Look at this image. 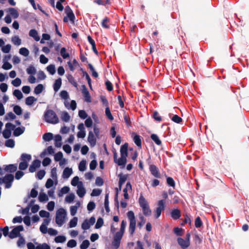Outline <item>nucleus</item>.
<instances>
[{
    "label": "nucleus",
    "instance_id": "1",
    "mask_svg": "<svg viewBox=\"0 0 249 249\" xmlns=\"http://www.w3.org/2000/svg\"><path fill=\"white\" fill-rule=\"evenodd\" d=\"M139 204L145 216H149L151 215L152 211L150 208L148 202L142 195H141L139 198Z\"/></svg>",
    "mask_w": 249,
    "mask_h": 249
},
{
    "label": "nucleus",
    "instance_id": "2",
    "mask_svg": "<svg viewBox=\"0 0 249 249\" xmlns=\"http://www.w3.org/2000/svg\"><path fill=\"white\" fill-rule=\"evenodd\" d=\"M67 211L61 208L56 212L55 222L59 226H61L64 223L67 216Z\"/></svg>",
    "mask_w": 249,
    "mask_h": 249
},
{
    "label": "nucleus",
    "instance_id": "3",
    "mask_svg": "<svg viewBox=\"0 0 249 249\" xmlns=\"http://www.w3.org/2000/svg\"><path fill=\"white\" fill-rule=\"evenodd\" d=\"M44 120L46 122L53 124L58 122V118L55 112L52 110H47L44 114Z\"/></svg>",
    "mask_w": 249,
    "mask_h": 249
},
{
    "label": "nucleus",
    "instance_id": "4",
    "mask_svg": "<svg viewBox=\"0 0 249 249\" xmlns=\"http://www.w3.org/2000/svg\"><path fill=\"white\" fill-rule=\"evenodd\" d=\"M127 216L129 221V232L131 235H133L135 232L136 228V219L133 212L129 211L127 213Z\"/></svg>",
    "mask_w": 249,
    "mask_h": 249
},
{
    "label": "nucleus",
    "instance_id": "5",
    "mask_svg": "<svg viewBox=\"0 0 249 249\" xmlns=\"http://www.w3.org/2000/svg\"><path fill=\"white\" fill-rule=\"evenodd\" d=\"M14 180V176L11 174H8L3 178H0V184L5 183L6 188H10Z\"/></svg>",
    "mask_w": 249,
    "mask_h": 249
},
{
    "label": "nucleus",
    "instance_id": "6",
    "mask_svg": "<svg viewBox=\"0 0 249 249\" xmlns=\"http://www.w3.org/2000/svg\"><path fill=\"white\" fill-rule=\"evenodd\" d=\"M165 200H160L158 202L157 207L155 210V216L156 218H159L162 211L165 209Z\"/></svg>",
    "mask_w": 249,
    "mask_h": 249
},
{
    "label": "nucleus",
    "instance_id": "7",
    "mask_svg": "<svg viewBox=\"0 0 249 249\" xmlns=\"http://www.w3.org/2000/svg\"><path fill=\"white\" fill-rule=\"evenodd\" d=\"M95 222V218L94 217H91L89 219H86L82 223L81 228L84 230H87L90 228Z\"/></svg>",
    "mask_w": 249,
    "mask_h": 249
},
{
    "label": "nucleus",
    "instance_id": "8",
    "mask_svg": "<svg viewBox=\"0 0 249 249\" xmlns=\"http://www.w3.org/2000/svg\"><path fill=\"white\" fill-rule=\"evenodd\" d=\"M97 138L96 135H94L92 131L89 132L88 136V142L91 147H94L96 144Z\"/></svg>",
    "mask_w": 249,
    "mask_h": 249
},
{
    "label": "nucleus",
    "instance_id": "9",
    "mask_svg": "<svg viewBox=\"0 0 249 249\" xmlns=\"http://www.w3.org/2000/svg\"><path fill=\"white\" fill-rule=\"evenodd\" d=\"M23 230V227L22 226H18L15 228L10 233L9 237L10 238H14L19 235V232Z\"/></svg>",
    "mask_w": 249,
    "mask_h": 249
},
{
    "label": "nucleus",
    "instance_id": "10",
    "mask_svg": "<svg viewBox=\"0 0 249 249\" xmlns=\"http://www.w3.org/2000/svg\"><path fill=\"white\" fill-rule=\"evenodd\" d=\"M78 129L79 131L77 133V137L79 138H85L86 135V132L85 131L84 124L83 123L79 124L78 126Z\"/></svg>",
    "mask_w": 249,
    "mask_h": 249
},
{
    "label": "nucleus",
    "instance_id": "11",
    "mask_svg": "<svg viewBox=\"0 0 249 249\" xmlns=\"http://www.w3.org/2000/svg\"><path fill=\"white\" fill-rule=\"evenodd\" d=\"M81 90H82V93L85 98V101L87 102H91V99H90V96L89 95V91L86 88V87L85 85H82L81 86Z\"/></svg>",
    "mask_w": 249,
    "mask_h": 249
},
{
    "label": "nucleus",
    "instance_id": "12",
    "mask_svg": "<svg viewBox=\"0 0 249 249\" xmlns=\"http://www.w3.org/2000/svg\"><path fill=\"white\" fill-rule=\"evenodd\" d=\"M40 166V161L36 160L33 161L32 164L29 167V171L31 173H33L36 171L37 168H38Z\"/></svg>",
    "mask_w": 249,
    "mask_h": 249
},
{
    "label": "nucleus",
    "instance_id": "13",
    "mask_svg": "<svg viewBox=\"0 0 249 249\" xmlns=\"http://www.w3.org/2000/svg\"><path fill=\"white\" fill-rule=\"evenodd\" d=\"M65 12L67 15V17L69 18V20L72 23H73L75 18V16L71 9L69 7H66L65 9Z\"/></svg>",
    "mask_w": 249,
    "mask_h": 249
},
{
    "label": "nucleus",
    "instance_id": "14",
    "mask_svg": "<svg viewBox=\"0 0 249 249\" xmlns=\"http://www.w3.org/2000/svg\"><path fill=\"white\" fill-rule=\"evenodd\" d=\"M77 188V190L76 193L78 196L80 197H83L86 194V189L84 187L83 183H80Z\"/></svg>",
    "mask_w": 249,
    "mask_h": 249
},
{
    "label": "nucleus",
    "instance_id": "15",
    "mask_svg": "<svg viewBox=\"0 0 249 249\" xmlns=\"http://www.w3.org/2000/svg\"><path fill=\"white\" fill-rule=\"evenodd\" d=\"M150 171L151 173L156 178H160V173L157 167L154 165H151L150 166Z\"/></svg>",
    "mask_w": 249,
    "mask_h": 249
},
{
    "label": "nucleus",
    "instance_id": "16",
    "mask_svg": "<svg viewBox=\"0 0 249 249\" xmlns=\"http://www.w3.org/2000/svg\"><path fill=\"white\" fill-rule=\"evenodd\" d=\"M72 168L66 167L64 169L63 172L62 177L64 179H68L72 174Z\"/></svg>",
    "mask_w": 249,
    "mask_h": 249
},
{
    "label": "nucleus",
    "instance_id": "17",
    "mask_svg": "<svg viewBox=\"0 0 249 249\" xmlns=\"http://www.w3.org/2000/svg\"><path fill=\"white\" fill-rule=\"evenodd\" d=\"M178 242L183 249L187 248L190 245V242L188 241V240H184L181 238H178Z\"/></svg>",
    "mask_w": 249,
    "mask_h": 249
},
{
    "label": "nucleus",
    "instance_id": "18",
    "mask_svg": "<svg viewBox=\"0 0 249 249\" xmlns=\"http://www.w3.org/2000/svg\"><path fill=\"white\" fill-rule=\"evenodd\" d=\"M29 35L33 37L36 41H38L40 40V37L38 36L37 32L35 29H32L29 31Z\"/></svg>",
    "mask_w": 249,
    "mask_h": 249
},
{
    "label": "nucleus",
    "instance_id": "19",
    "mask_svg": "<svg viewBox=\"0 0 249 249\" xmlns=\"http://www.w3.org/2000/svg\"><path fill=\"white\" fill-rule=\"evenodd\" d=\"M17 169V166L16 164H9L8 165L4 166V170L12 173L16 171Z\"/></svg>",
    "mask_w": 249,
    "mask_h": 249
},
{
    "label": "nucleus",
    "instance_id": "20",
    "mask_svg": "<svg viewBox=\"0 0 249 249\" xmlns=\"http://www.w3.org/2000/svg\"><path fill=\"white\" fill-rule=\"evenodd\" d=\"M7 11L9 13V15L14 18H16L18 17V13L15 8H9Z\"/></svg>",
    "mask_w": 249,
    "mask_h": 249
},
{
    "label": "nucleus",
    "instance_id": "21",
    "mask_svg": "<svg viewBox=\"0 0 249 249\" xmlns=\"http://www.w3.org/2000/svg\"><path fill=\"white\" fill-rule=\"evenodd\" d=\"M127 143L122 145L120 149L121 156L127 157Z\"/></svg>",
    "mask_w": 249,
    "mask_h": 249
},
{
    "label": "nucleus",
    "instance_id": "22",
    "mask_svg": "<svg viewBox=\"0 0 249 249\" xmlns=\"http://www.w3.org/2000/svg\"><path fill=\"white\" fill-rule=\"evenodd\" d=\"M80 205V202L78 201L76 202L75 205L72 206L70 207V213L72 216H74L76 213L77 209Z\"/></svg>",
    "mask_w": 249,
    "mask_h": 249
},
{
    "label": "nucleus",
    "instance_id": "23",
    "mask_svg": "<svg viewBox=\"0 0 249 249\" xmlns=\"http://www.w3.org/2000/svg\"><path fill=\"white\" fill-rule=\"evenodd\" d=\"M12 42L16 46H19L21 44V39L18 36H14L11 38Z\"/></svg>",
    "mask_w": 249,
    "mask_h": 249
},
{
    "label": "nucleus",
    "instance_id": "24",
    "mask_svg": "<svg viewBox=\"0 0 249 249\" xmlns=\"http://www.w3.org/2000/svg\"><path fill=\"white\" fill-rule=\"evenodd\" d=\"M62 84V80L60 78L55 80L53 85V89L55 92H57L61 87Z\"/></svg>",
    "mask_w": 249,
    "mask_h": 249
},
{
    "label": "nucleus",
    "instance_id": "25",
    "mask_svg": "<svg viewBox=\"0 0 249 249\" xmlns=\"http://www.w3.org/2000/svg\"><path fill=\"white\" fill-rule=\"evenodd\" d=\"M55 146L57 147H60L61 146V140L62 138L60 135H57L54 137Z\"/></svg>",
    "mask_w": 249,
    "mask_h": 249
},
{
    "label": "nucleus",
    "instance_id": "26",
    "mask_svg": "<svg viewBox=\"0 0 249 249\" xmlns=\"http://www.w3.org/2000/svg\"><path fill=\"white\" fill-rule=\"evenodd\" d=\"M80 183H83V182L79 180V178L77 176L74 177L71 181V184L73 186L78 187Z\"/></svg>",
    "mask_w": 249,
    "mask_h": 249
},
{
    "label": "nucleus",
    "instance_id": "27",
    "mask_svg": "<svg viewBox=\"0 0 249 249\" xmlns=\"http://www.w3.org/2000/svg\"><path fill=\"white\" fill-rule=\"evenodd\" d=\"M171 216L174 219H177L179 218L180 216V211L178 209H175L171 212Z\"/></svg>",
    "mask_w": 249,
    "mask_h": 249
},
{
    "label": "nucleus",
    "instance_id": "28",
    "mask_svg": "<svg viewBox=\"0 0 249 249\" xmlns=\"http://www.w3.org/2000/svg\"><path fill=\"white\" fill-rule=\"evenodd\" d=\"M36 100L37 99L35 97L33 96H29L26 98L25 100V104L28 106H32Z\"/></svg>",
    "mask_w": 249,
    "mask_h": 249
},
{
    "label": "nucleus",
    "instance_id": "29",
    "mask_svg": "<svg viewBox=\"0 0 249 249\" xmlns=\"http://www.w3.org/2000/svg\"><path fill=\"white\" fill-rule=\"evenodd\" d=\"M87 161L86 160H82L79 164L78 168L79 171L84 172L86 170Z\"/></svg>",
    "mask_w": 249,
    "mask_h": 249
},
{
    "label": "nucleus",
    "instance_id": "30",
    "mask_svg": "<svg viewBox=\"0 0 249 249\" xmlns=\"http://www.w3.org/2000/svg\"><path fill=\"white\" fill-rule=\"evenodd\" d=\"M25 130L24 127H17L16 128L14 131V135L15 136H18L22 134Z\"/></svg>",
    "mask_w": 249,
    "mask_h": 249
},
{
    "label": "nucleus",
    "instance_id": "31",
    "mask_svg": "<svg viewBox=\"0 0 249 249\" xmlns=\"http://www.w3.org/2000/svg\"><path fill=\"white\" fill-rule=\"evenodd\" d=\"M51 177L52 179L55 180V185L58 183V179L57 176V170L56 168H53L51 170Z\"/></svg>",
    "mask_w": 249,
    "mask_h": 249
},
{
    "label": "nucleus",
    "instance_id": "32",
    "mask_svg": "<svg viewBox=\"0 0 249 249\" xmlns=\"http://www.w3.org/2000/svg\"><path fill=\"white\" fill-rule=\"evenodd\" d=\"M78 222V218L74 217L72 219L70 220L69 223V227L70 228H74L77 226Z\"/></svg>",
    "mask_w": 249,
    "mask_h": 249
},
{
    "label": "nucleus",
    "instance_id": "33",
    "mask_svg": "<svg viewBox=\"0 0 249 249\" xmlns=\"http://www.w3.org/2000/svg\"><path fill=\"white\" fill-rule=\"evenodd\" d=\"M120 166H124L126 162V157L121 156L116 162Z\"/></svg>",
    "mask_w": 249,
    "mask_h": 249
},
{
    "label": "nucleus",
    "instance_id": "34",
    "mask_svg": "<svg viewBox=\"0 0 249 249\" xmlns=\"http://www.w3.org/2000/svg\"><path fill=\"white\" fill-rule=\"evenodd\" d=\"M44 89V86L42 84H38L34 89V93L37 95L41 93Z\"/></svg>",
    "mask_w": 249,
    "mask_h": 249
},
{
    "label": "nucleus",
    "instance_id": "35",
    "mask_svg": "<svg viewBox=\"0 0 249 249\" xmlns=\"http://www.w3.org/2000/svg\"><path fill=\"white\" fill-rule=\"evenodd\" d=\"M53 185H56L55 180H53V179L49 178L47 179L46 182L45 187L49 189L52 187L53 186Z\"/></svg>",
    "mask_w": 249,
    "mask_h": 249
},
{
    "label": "nucleus",
    "instance_id": "36",
    "mask_svg": "<svg viewBox=\"0 0 249 249\" xmlns=\"http://www.w3.org/2000/svg\"><path fill=\"white\" fill-rule=\"evenodd\" d=\"M13 94L18 100H21L23 97L22 92L19 89L14 90Z\"/></svg>",
    "mask_w": 249,
    "mask_h": 249
},
{
    "label": "nucleus",
    "instance_id": "37",
    "mask_svg": "<svg viewBox=\"0 0 249 249\" xmlns=\"http://www.w3.org/2000/svg\"><path fill=\"white\" fill-rule=\"evenodd\" d=\"M38 199L40 202H44L48 201L49 198L48 196L44 193H40L38 196Z\"/></svg>",
    "mask_w": 249,
    "mask_h": 249
},
{
    "label": "nucleus",
    "instance_id": "38",
    "mask_svg": "<svg viewBox=\"0 0 249 249\" xmlns=\"http://www.w3.org/2000/svg\"><path fill=\"white\" fill-rule=\"evenodd\" d=\"M75 198V195L73 193H71L67 196L65 197V200L66 202L70 203H71Z\"/></svg>",
    "mask_w": 249,
    "mask_h": 249
},
{
    "label": "nucleus",
    "instance_id": "39",
    "mask_svg": "<svg viewBox=\"0 0 249 249\" xmlns=\"http://www.w3.org/2000/svg\"><path fill=\"white\" fill-rule=\"evenodd\" d=\"M127 179V177L125 175H120L119 176V187L120 189H121L122 185L125 182Z\"/></svg>",
    "mask_w": 249,
    "mask_h": 249
},
{
    "label": "nucleus",
    "instance_id": "40",
    "mask_svg": "<svg viewBox=\"0 0 249 249\" xmlns=\"http://www.w3.org/2000/svg\"><path fill=\"white\" fill-rule=\"evenodd\" d=\"M19 53L22 55L27 56L29 54V51L27 48L23 47L19 50Z\"/></svg>",
    "mask_w": 249,
    "mask_h": 249
},
{
    "label": "nucleus",
    "instance_id": "41",
    "mask_svg": "<svg viewBox=\"0 0 249 249\" xmlns=\"http://www.w3.org/2000/svg\"><path fill=\"white\" fill-rule=\"evenodd\" d=\"M26 72L29 75L35 74L36 69L34 66L31 65L27 68Z\"/></svg>",
    "mask_w": 249,
    "mask_h": 249
},
{
    "label": "nucleus",
    "instance_id": "42",
    "mask_svg": "<svg viewBox=\"0 0 249 249\" xmlns=\"http://www.w3.org/2000/svg\"><path fill=\"white\" fill-rule=\"evenodd\" d=\"M60 53L64 59H66L70 56L69 53L66 52V49L64 47L61 49Z\"/></svg>",
    "mask_w": 249,
    "mask_h": 249
},
{
    "label": "nucleus",
    "instance_id": "43",
    "mask_svg": "<svg viewBox=\"0 0 249 249\" xmlns=\"http://www.w3.org/2000/svg\"><path fill=\"white\" fill-rule=\"evenodd\" d=\"M66 240V237L63 235L57 236L54 239V241L56 243H64Z\"/></svg>",
    "mask_w": 249,
    "mask_h": 249
},
{
    "label": "nucleus",
    "instance_id": "44",
    "mask_svg": "<svg viewBox=\"0 0 249 249\" xmlns=\"http://www.w3.org/2000/svg\"><path fill=\"white\" fill-rule=\"evenodd\" d=\"M47 71L52 75H53L55 72V68L54 65H50L47 68Z\"/></svg>",
    "mask_w": 249,
    "mask_h": 249
},
{
    "label": "nucleus",
    "instance_id": "45",
    "mask_svg": "<svg viewBox=\"0 0 249 249\" xmlns=\"http://www.w3.org/2000/svg\"><path fill=\"white\" fill-rule=\"evenodd\" d=\"M70 188L69 187L64 186L61 189L60 192L58 194L59 196H62L64 194H66L69 192Z\"/></svg>",
    "mask_w": 249,
    "mask_h": 249
},
{
    "label": "nucleus",
    "instance_id": "46",
    "mask_svg": "<svg viewBox=\"0 0 249 249\" xmlns=\"http://www.w3.org/2000/svg\"><path fill=\"white\" fill-rule=\"evenodd\" d=\"M12 84L15 87H18L21 84V80L19 78H16L11 82Z\"/></svg>",
    "mask_w": 249,
    "mask_h": 249
},
{
    "label": "nucleus",
    "instance_id": "47",
    "mask_svg": "<svg viewBox=\"0 0 249 249\" xmlns=\"http://www.w3.org/2000/svg\"><path fill=\"white\" fill-rule=\"evenodd\" d=\"M36 249H51V247L46 243L38 244L36 248Z\"/></svg>",
    "mask_w": 249,
    "mask_h": 249
},
{
    "label": "nucleus",
    "instance_id": "48",
    "mask_svg": "<svg viewBox=\"0 0 249 249\" xmlns=\"http://www.w3.org/2000/svg\"><path fill=\"white\" fill-rule=\"evenodd\" d=\"M11 49V45L10 44H7L5 46H3L1 48V51L4 53H8L10 52Z\"/></svg>",
    "mask_w": 249,
    "mask_h": 249
},
{
    "label": "nucleus",
    "instance_id": "49",
    "mask_svg": "<svg viewBox=\"0 0 249 249\" xmlns=\"http://www.w3.org/2000/svg\"><path fill=\"white\" fill-rule=\"evenodd\" d=\"M77 62L76 60L74 59L72 62L69 61L68 62V65L71 71H73L75 69V66L77 65Z\"/></svg>",
    "mask_w": 249,
    "mask_h": 249
},
{
    "label": "nucleus",
    "instance_id": "50",
    "mask_svg": "<svg viewBox=\"0 0 249 249\" xmlns=\"http://www.w3.org/2000/svg\"><path fill=\"white\" fill-rule=\"evenodd\" d=\"M124 231L120 230V231L117 232L114 236V239L121 240Z\"/></svg>",
    "mask_w": 249,
    "mask_h": 249
},
{
    "label": "nucleus",
    "instance_id": "51",
    "mask_svg": "<svg viewBox=\"0 0 249 249\" xmlns=\"http://www.w3.org/2000/svg\"><path fill=\"white\" fill-rule=\"evenodd\" d=\"M67 245L69 248H73L76 246L77 243L75 240L71 239L68 242Z\"/></svg>",
    "mask_w": 249,
    "mask_h": 249
},
{
    "label": "nucleus",
    "instance_id": "52",
    "mask_svg": "<svg viewBox=\"0 0 249 249\" xmlns=\"http://www.w3.org/2000/svg\"><path fill=\"white\" fill-rule=\"evenodd\" d=\"M21 158L23 161H26L28 163L31 159V156L29 154H23L21 155Z\"/></svg>",
    "mask_w": 249,
    "mask_h": 249
},
{
    "label": "nucleus",
    "instance_id": "53",
    "mask_svg": "<svg viewBox=\"0 0 249 249\" xmlns=\"http://www.w3.org/2000/svg\"><path fill=\"white\" fill-rule=\"evenodd\" d=\"M11 132H12V131H11L10 130L5 128L2 132V135H3V137L5 139L9 138L11 135Z\"/></svg>",
    "mask_w": 249,
    "mask_h": 249
},
{
    "label": "nucleus",
    "instance_id": "54",
    "mask_svg": "<svg viewBox=\"0 0 249 249\" xmlns=\"http://www.w3.org/2000/svg\"><path fill=\"white\" fill-rule=\"evenodd\" d=\"M104 224V221L103 219L102 218H99L97 219V221L96 222V223L95 226V228L96 229L100 228Z\"/></svg>",
    "mask_w": 249,
    "mask_h": 249
},
{
    "label": "nucleus",
    "instance_id": "55",
    "mask_svg": "<svg viewBox=\"0 0 249 249\" xmlns=\"http://www.w3.org/2000/svg\"><path fill=\"white\" fill-rule=\"evenodd\" d=\"M152 140L158 144L160 145L161 144V141L159 139L158 136L156 134H152L151 136Z\"/></svg>",
    "mask_w": 249,
    "mask_h": 249
},
{
    "label": "nucleus",
    "instance_id": "56",
    "mask_svg": "<svg viewBox=\"0 0 249 249\" xmlns=\"http://www.w3.org/2000/svg\"><path fill=\"white\" fill-rule=\"evenodd\" d=\"M61 119L65 122H68L70 119V117L66 112H63L61 114Z\"/></svg>",
    "mask_w": 249,
    "mask_h": 249
},
{
    "label": "nucleus",
    "instance_id": "57",
    "mask_svg": "<svg viewBox=\"0 0 249 249\" xmlns=\"http://www.w3.org/2000/svg\"><path fill=\"white\" fill-rule=\"evenodd\" d=\"M43 139L45 141H50L53 139V134L51 133H45L43 136Z\"/></svg>",
    "mask_w": 249,
    "mask_h": 249
},
{
    "label": "nucleus",
    "instance_id": "58",
    "mask_svg": "<svg viewBox=\"0 0 249 249\" xmlns=\"http://www.w3.org/2000/svg\"><path fill=\"white\" fill-rule=\"evenodd\" d=\"M5 146L10 148H13L15 146V142L12 139H9L5 142Z\"/></svg>",
    "mask_w": 249,
    "mask_h": 249
},
{
    "label": "nucleus",
    "instance_id": "59",
    "mask_svg": "<svg viewBox=\"0 0 249 249\" xmlns=\"http://www.w3.org/2000/svg\"><path fill=\"white\" fill-rule=\"evenodd\" d=\"M16 115L12 113V112H9L7 114V115L5 116V120H14L16 118Z\"/></svg>",
    "mask_w": 249,
    "mask_h": 249
},
{
    "label": "nucleus",
    "instance_id": "60",
    "mask_svg": "<svg viewBox=\"0 0 249 249\" xmlns=\"http://www.w3.org/2000/svg\"><path fill=\"white\" fill-rule=\"evenodd\" d=\"M14 111L17 115H20L22 114V110L19 106H15L14 107Z\"/></svg>",
    "mask_w": 249,
    "mask_h": 249
},
{
    "label": "nucleus",
    "instance_id": "61",
    "mask_svg": "<svg viewBox=\"0 0 249 249\" xmlns=\"http://www.w3.org/2000/svg\"><path fill=\"white\" fill-rule=\"evenodd\" d=\"M133 140L135 144L138 146H141V140L140 137L138 135H135L133 138Z\"/></svg>",
    "mask_w": 249,
    "mask_h": 249
},
{
    "label": "nucleus",
    "instance_id": "62",
    "mask_svg": "<svg viewBox=\"0 0 249 249\" xmlns=\"http://www.w3.org/2000/svg\"><path fill=\"white\" fill-rule=\"evenodd\" d=\"M89 245V242L88 240H86L83 241L82 244L80 245L81 249H87Z\"/></svg>",
    "mask_w": 249,
    "mask_h": 249
},
{
    "label": "nucleus",
    "instance_id": "63",
    "mask_svg": "<svg viewBox=\"0 0 249 249\" xmlns=\"http://www.w3.org/2000/svg\"><path fill=\"white\" fill-rule=\"evenodd\" d=\"M60 97L64 99H69V96L68 93L66 90H62L60 92Z\"/></svg>",
    "mask_w": 249,
    "mask_h": 249
},
{
    "label": "nucleus",
    "instance_id": "64",
    "mask_svg": "<svg viewBox=\"0 0 249 249\" xmlns=\"http://www.w3.org/2000/svg\"><path fill=\"white\" fill-rule=\"evenodd\" d=\"M55 203L54 201H51L49 202L47 206V209L50 211H52L54 208Z\"/></svg>",
    "mask_w": 249,
    "mask_h": 249
}]
</instances>
